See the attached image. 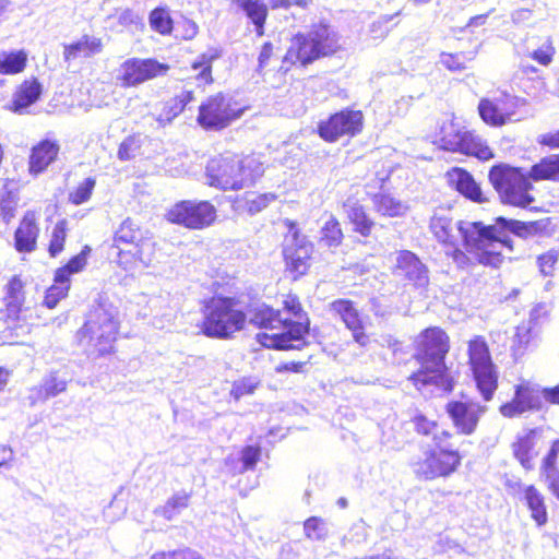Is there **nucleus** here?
Instances as JSON below:
<instances>
[{
    "label": "nucleus",
    "mask_w": 559,
    "mask_h": 559,
    "mask_svg": "<svg viewBox=\"0 0 559 559\" xmlns=\"http://www.w3.org/2000/svg\"><path fill=\"white\" fill-rule=\"evenodd\" d=\"M274 200L275 194L273 193L258 194L255 192H246L245 197L238 201V209H242L249 214H257Z\"/></svg>",
    "instance_id": "obj_35"
},
{
    "label": "nucleus",
    "mask_w": 559,
    "mask_h": 559,
    "mask_svg": "<svg viewBox=\"0 0 559 559\" xmlns=\"http://www.w3.org/2000/svg\"><path fill=\"white\" fill-rule=\"evenodd\" d=\"M151 27L159 34H169L173 28V21L164 9H154L150 14Z\"/></svg>",
    "instance_id": "obj_50"
},
{
    "label": "nucleus",
    "mask_w": 559,
    "mask_h": 559,
    "mask_svg": "<svg viewBox=\"0 0 559 559\" xmlns=\"http://www.w3.org/2000/svg\"><path fill=\"white\" fill-rule=\"evenodd\" d=\"M255 26L258 36L264 34V24L267 16V8L261 0H234Z\"/></svg>",
    "instance_id": "obj_30"
},
{
    "label": "nucleus",
    "mask_w": 559,
    "mask_h": 559,
    "mask_svg": "<svg viewBox=\"0 0 559 559\" xmlns=\"http://www.w3.org/2000/svg\"><path fill=\"white\" fill-rule=\"evenodd\" d=\"M118 311L110 302L99 301L88 311L79 330V342L92 353L105 355L112 349L118 333Z\"/></svg>",
    "instance_id": "obj_7"
},
{
    "label": "nucleus",
    "mask_w": 559,
    "mask_h": 559,
    "mask_svg": "<svg viewBox=\"0 0 559 559\" xmlns=\"http://www.w3.org/2000/svg\"><path fill=\"white\" fill-rule=\"evenodd\" d=\"M102 49L103 43L100 38L84 35L76 43L64 47V59L69 61L80 56L88 58L93 55L99 53Z\"/></svg>",
    "instance_id": "obj_29"
},
{
    "label": "nucleus",
    "mask_w": 559,
    "mask_h": 559,
    "mask_svg": "<svg viewBox=\"0 0 559 559\" xmlns=\"http://www.w3.org/2000/svg\"><path fill=\"white\" fill-rule=\"evenodd\" d=\"M555 55L556 48L550 37L545 38L536 49L528 53L530 58L544 67H548L552 62Z\"/></svg>",
    "instance_id": "obj_47"
},
{
    "label": "nucleus",
    "mask_w": 559,
    "mask_h": 559,
    "mask_svg": "<svg viewBox=\"0 0 559 559\" xmlns=\"http://www.w3.org/2000/svg\"><path fill=\"white\" fill-rule=\"evenodd\" d=\"M515 393L526 412L543 408L542 388L539 385L523 382L515 386Z\"/></svg>",
    "instance_id": "obj_32"
},
{
    "label": "nucleus",
    "mask_w": 559,
    "mask_h": 559,
    "mask_svg": "<svg viewBox=\"0 0 559 559\" xmlns=\"http://www.w3.org/2000/svg\"><path fill=\"white\" fill-rule=\"evenodd\" d=\"M221 56L219 49L209 48L192 62V70L198 71L194 76L198 86H204L213 82L212 66Z\"/></svg>",
    "instance_id": "obj_26"
},
{
    "label": "nucleus",
    "mask_w": 559,
    "mask_h": 559,
    "mask_svg": "<svg viewBox=\"0 0 559 559\" xmlns=\"http://www.w3.org/2000/svg\"><path fill=\"white\" fill-rule=\"evenodd\" d=\"M546 227L545 221L521 222L502 216L497 217L493 225L463 221L457 224L466 252L473 255L477 263L492 267H499L503 262V248L512 250V240L508 231L528 239L543 234Z\"/></svg>",
    "instance_id": "obj_1"
},
{
    "label": "nucleus",
    "mask_w": 559,
    "mask_h": 559,
    "mask_svg": "<svg viewBox=\"0 0 559 559\" xmlns=\"http://www.w3.org/2000/svg\"><path fill=\"white\" fill-rule=\"evenodd\" d=\"M525 412L526 411L524 409L522 403H520L519 396L516 395L515 392H514L513 400L509 403L501 405V407H500V413L504 417H509V418L520 416Z\"/></svg>",
    "instance_id": "obj_60"
},
{
    "label": "nucleus",
    "mask_w": 559,
    "mask_h": 559,
    "mask_svg": "<svg viewBox=\"0 0 559 559\" xmlns=\"http://www.w3.org/2000/svg\"><path fill=\"white\" fill-rule=\"evenodd\" d=\"M5 290L4 302L7 306L8 317L16 318L22 310L25 299L22 281L17 276H14L8 283Z\"/></svg>",
    "instance_id": "obj_31"
},
{
    "label": "nucleus",
    "mask_w": 559,
    "mask_h": 559,
    "mask_svg": "<svg viewBox=\"0 0 559 559\" xmlns=\"http://www.w3.org/2000/svg\"><path fill=\"white\" fill-rule=\"evenodd\" d=\"M460 454L438 453L436 450L425 452V457L413 463L414 473L426 479L447 476L460 464Z\"/></svg>",
    "instance_id": "obj_17"
},
{
    "label": "nucleus",
    "mask_w": 559,
    "mask_h": 559,
    "mask_svg": "<svg viewBox=\"0 0 559 559\" xmlns=\"http://www.w3.org/2000/svg\"><path fill=\"white\" fill-rule=\"evenodd\" d=\"M559 253L556 250H549L548 252L537 258V264L540 272L544 275H551L555 264L558 261Z\"/></svg>",
    "instance_id": "obj_59"
},
{
    "label": "nucleus",
    "mask_w": 559,
    "mask_h": 559,
    "mask_svg": "<svg viewBox=\"0 0 559 559\" xmlns=\"http://www.w3.org/2000/svg\"><path fill=\"white\" fill-rule=\"evenodd\" d=\"M67 382L63 379H59L56 376H50V378L46 379L41 386V394L44 397L49 399L58 395L59 393L66 391Z\"/></svg>",
    "instance_id": "obj_57"
},
{
    "label": "nucleus",
    "mask_w": 559,
    "mask_h": 559,
    "mask_svg": "<svg viewBox=\"0 0 559 559\" xmlns=\"http://www.w3.org/2000/svg\"><path fill=\"white\" fill-rule=\"evenodd\" d=\"M70 289V282L64 278H59L58 274L55 273L53 284L46 290L44 304L47 308H55L58 302L67 297Z\"/></svg>",
    "instance_id": "obj_42"
},
{
    "label": "nucleus",
    "mask_w": 559,
    "mask_h": 559,
    "mask_svg": "<svg viewBox=\"0 0 559 559\" xmlns=\"http://www.w3.org/2000/svg\"><path fill=\"white\" fill-rule=\"evenodd\" d=\"M283 306H284V309L295 318V320L286 319L287 321H290L294 323L302 322V323H305V324L307 323L309 325V319L307 318V314L302 310V307L296 296H293V295L286 296V298L283 301Z\"/></svg>",
    "instance_id": "obj_54"
},
{
    "label": "nucleus",
    "mask_w": 559,
    "mask_h": 559,
    "mask_svg": "<svg viewBox=\"0 0 559 559\" xmlns=\"http://www.w3.org/2000/svg\"><path fill=\"white\" fill-rule=\"evenodd\" d=\"M312 252L313 245L307 237L290 228V235L285 240L283 254L287 270L295 274V278L307 272Z\"/></svg>",
    "instance_id": "obj_16"
},
{
    "label": "nucleus",
    "mask_w": 559,
    "mask_h": 559,
    "mask_svg": "<svg viewBox=\"0 0 559 559\" xmlns=\"http://www.w3.org/2000/svg\"><path fill=\"white\" fill-rule=\"evenodd\" d=\"M331 310L334 311L344 322L345 326L352 331L353 337L360 346H366L369 342L365 333V326L361 316L354 302L347 299H337L331 304Z\"/></svg>",
    "instance_id": "obj_20"
},
{
    "label": "nucleus",
    "mask_w": 559,
    "mask_h": 559,
    "mask_svg": "<svg viewBox=\"0 0 559 559\" xmlns=\"http://www.w3.org/2000/svg\"><path fill=\"white\" fill-rule=\"evenodd\" d=\"M141 148V139L138 135L126 138L119 145L117 156L120 160L127 162L134 158Z\"/></svg>",
    "instance_id": "obj_51"
},
{
    "label": "nucleus",
    "mask_w": 559,
    "mask_h": 559,
    "mask_svg": "<svg viewBox=\"0 0 559 559\" xmlns=\"http://www.w3.org/2000/svg\"><path fill=\"white\" fill-rule=\"evenodd\" d=\"M340 36L329 24L313 25L307 33H299L290 39L280 70L287 72L292 66L306 67L317 59L332 55L340 49Z\"/></svg>",
    "instance_id": "obj_6"
},
{
    "label": "nucleus",
    "mask_w": 559,
    "mask_h": 559,
    "mask_svg": "<svg viewBox=\"0 0 559 559\" xmlns=\"http://www.w3.org/2000/svg\"><path fill=\"white\" fill-rule=\"evenodd\" d=\"M274 55V46L272 43L266 41L263 44L261 51L258 57L257 72L261 74L263 70L269 66L271 58Z\"/></svg>",
    "instance_id": "obj_61"
},
{
    "label": "nucleus",
    "mask_w": 559,
    "mask_h": 559,
    "mask_svg": "<svg viewBox=\"0 0 559 559\" xmlns=\"http://www.w3.org/2000/svg\"><path fill=\"white\" fill-rule=\"evenodd\" d=\"M538 142L550 148H559V130L540 135Z\"/></svg>",
    "instance_id": "obj_64"
},
{
    "label": "nucleus",
    "mask_w": 559,
    "mask_h": 559,
    "mask_svg": "<svg viewBox=\"0 0 559 559\" xmlns=\"http://www.w3.org/2000/svg\"><path fill=\"white\" fill-rule=\"evenodd\" d=\"M249 322L258 328L275 330L282 329L278 333H258L257 341L266 348L281 350L301 349L307 345L308 324L302 322H290L282 319L280 311L274 310L265 304H257L249 309Z\"/></svg>",
    "instance_id": "obj_4"
},
{
    "label": "nucleus",
    "mask_w": 559,
    "mask_h": 559,
    "mask_svg": "<svg viewBox=\"0 0 559 559\" xmlns=\"http://www.w3.org/2000/svg\"><path fill=\"white\" fill-rule=\"evenodd\" d=\"M343 240V233L338 221L330 216V218L321 227V236L319 243L330 249L337 248Z\"/></svg>",
    "instance_id": "obj_36"
},
{
    "label": "nucleus",
    "mask_w": 559,
    "mask_h": 559,
    "mask_svg": "<svg viewBox=\"0 0 559 559\" xmlns=\"http://www.w3.org/2000/svg\"><path fill=\"white\" fill-rule=\"evenodd\" d=\"M169 67L155 59L130 58L119 68L117 81L122 87L140 85L148 80L166 74Z\"/></svg>",
    "instance_id": "obj_14"
},
{
    "label": "nucleus",
    "mask_w": 559,
    "mask_h": 559,
    "mask_svg": "<svg viewBox=\"0 0 559 559\" xmlns=\"http://www.w3.org/2000/svg\"><path fill=\"white\" fill-rule=\"evenodd\" d=\"M394 274L404 277L416 287L425 288L429 284L428 267L419 258L408 250L397 253Z\"/></svg>",
    "instance_id": "obj_19"
},
{
    "label": "nucleus",
    "mask_w": 559,
    "mask_h": 559,
    "mask_svg": "<svg viewBox=\"0 0 559 559\" xmlns=\"http://www.w3.org/2000/svg\"><path fill=\"white\" fill-rule=\"evenodd\" d=\"M261 456L260 445H246L240 452V461L243 469H253Z\"/></svg>",
    "instance_id": "obj_56"
},
{
    "label": "nucleus",
    "mask_w": 559,
    "mask_h": 559,
    "mask_svg": "<svg viewBox=\"0 0 559 559\" xmlns=\"http://www.w3.org/2000/svg\"><path fill=\"white\" fill-rule=\"evenodd\" d=\"M468 356L477 390L484 401L488 402L498 388V371L491 360L486 342L480 337L471 341Z\"/></svg>",
    "instance_id": "obj_10"
},
{
    "label": "nucleus",
    "mask_w": 559,
    "mask_h": 559,
    "mask_svg": "<svg viewBox=\"0 0 559 559\" xmlns=\"http://www.w3.org/2000/svg\"><path fill=\"white\" fill-rule=\"evenodd\" d=\"M95 185L96 181L94 178H86L73 192L70 193L69 200L75 205L85 203L90 200Z\"/></svg>",
    "instance_id": "obj_52"
},
{
    "label": "nucleus",
    "mask_w": 559,
    "mask_h": 559,
    "mask_svg": "<svg viewBox=\"0 0 559 559\" xmlns=\"http://www.w3.org/2000/svg\"><path fill=\"white\" fill-rule=\"evenodd\" d=\"M540 307L534 308L530 313V322L528 324H522L516 328V334L514 337V347L515 352H520L522 347H526L531 342V334L533 326L532 324L536 321Z\"/></svg>",
    "instance_id": "obj_46"
},
{
    "label": "nucleus",
    "mask_w": 559,
    "mask_h": 559,
    "mask_svg": "<svg viewBox=\"0 0 559 559\" xmlns=\"http://www.w3.org/2000/svg\"><path fill=\"white\" fill-rule=\"evenodd\" d=\"M440 134V146L445 151L476 156L483 160L492 157L491 150L479 136L471 131L462 130L453 122L444 124Z\"/></svg>",
    "instance_id": "obj_11"
},
{
    "label": "nucleus",
    "mask_w": 559,
    "mask_h": 559,
    "mask_svg": "<svg viewBox=\"0 0 559 559\" xmlns=\"http://www.w3.org/2000/svg\"><path fill=\"white\" fill-rule=\"evenodd\" d=\"M39 228L36 224V216L27 212L22 218L15 235V248L20 252H32L36 247Z\"/></svg>",
    "instance_id": "obj_23"
},
{
    "label": "nucleus",
    "mask_w": 559,
    "mask_h": 559,
    "mask_svg": "<svg viewBox=\"0 0 559 559\" xmlns=\"http://www.w3.org/2000/svg\"><path fill=\"white\" fill-rule=\"evenodd\" d=\"M496 100L499 108H503L501 116L503 120H506V123L515 120L514 116L516 108L525 105V99L509 94H503L500 97H497Z\"/></svg>",
    "instance_id": "obj_45"
},
{
    "label": "nucleus",
    "mask_w": 559,
    "mask_h": 559,
    "mask_svg": "<svg viewBox=\"0 0 559 559\" xmlns=\"http://www.w3.org/2000/svg\"><path fill=\"white\" fill-rule=\"evenodd\" d=\"M305 535L309 539L321 540L328 536L325 522L318 516H311L304 522Z\"/></svg>",
    "instance_id": "obj_49"
},
{
    "label": "nucleus",
    "mask_w": 559,
    "mask_h": 559,
    "mask_svg": "<svg viewBox=\"0 0 559 559\" xmlns=\"http://www.w3.org/2000/svg\"><path fill=\"white\" fill-rule=\"evenodd\" d=\"M240 175L238 156L222 155L209 160L206 165V179L210 186L222 190L242 189L243 178Z\"/></svg>",
    "instance_id": "obj_12"
},
{
    "label": "nucleus",
    "mask_w": 559,
    "mask_h": 559,
    "mask_svg": "<svg viewBox=\"0 0 559 559\" xmlns=\"http://www.w3.org/2000/svg\"><path fill=\"white\" fill-rule=\"evenodd\" d=\"M412 424L414 426V429L419 433V435H423V436H426V437H432L435 435V432H437V430L439 429V427L437 426V424L432 420H429L426 416H424L423 414H416L413 418H412Z\"/></svg>",
    "instance_id": "obj_55"
},
{
    "label": "nucleus",
    "mask_w": 559,
    "mask_h": 559,
    "mask_svg": "<svg viewBox=\"0 0 559 559\" xmlns=\"http://www.w3.org/2000/svg\"><path fill=\"white\" fill-rule=\"evenodd\" d=\"M475 57V53H441L440 62L443 67H445L450 71H462L466 69L464 61L465 60H473Z\"/></svg>",
    "instance_id": "obj_53"
},
{
    "label": "nucleus",
    "mask_w": 559,
    "mask_h": 559,
    "mask_svg": "<svg viewBox=\"0 0 559 559\" xmlns=\"http://www.w3.org/2000/svg\"><path fill=\"white\" fill-rule=\"evenodd\" d=\"M372 205L377 213L388 217H401L408 211V205L389 193H376L372 197Z\"/></svg>",
    "instance_id": "obj_28"
},
{
    "label": "nucleus",
    "mask_w": 559,
    "mask_h": 559,
    "mask_svg": "<svg viewBox=\"0 0 559 559\" xmlns=\"http://www.w3.org/2000/svg\"><path fill=\"white\" fill-rule=\"evenodd\" d=\"M347 215L355 226V230L362 236H368L373 227V222L368 217L362 205L357 202H347L345 204Z\"/></svg>",
    "instance_id": "obj_34"
},
{
    "label": "nucleus",
    "mask_w": 559,
    "mask_h": 559,
    "mask_svg": "<svg viewBox=\"0 0 559 559\" xmlns=\"http://www.w3.org/2000/svg\"><path fill=\"white\" fill-rule=\"evenodd\" d=\"M230 297H212L203 307L202 333L212 338L227 340L245 328L246 313Z\"/></svg>",
    "instance_id": "obj_8"
},
{
    "label": "nucleus",
    "mask_w": 559,
    "mask_h": 559,
    "mask_svg": "<svg viewBox=\"0 0 559 559\" xmlns=\"http://www.w3.org/2000/svg\"><path fill=\"white\" fill-rule=\"evenodd\" d=\"M90 252V247L85 246L79 254L71 258L66 265L57 269L55 273L58 274L59 278L70 282L71 275L81 272L86 266Z\"/></svg>",
    "instance_id": "obj_41"
},
{
    "label": "nucleus",
    "mask_w": 559,
    "mask_h": 559,
    "mask_svg": "<svg viewBox=\"0 0 559 559\" xmlns=\"http://www.w3.org/2000/svg\"><path fill=\"white\" fill-rule=\"evenodd\" d=\"M558 453L549 450L543 461L542 475L545 477L549 489H559V474L556 467Z\"/></svg>",
    "instance_id": "obj_43"
},
{
    "label": "nucleus",
    "mask_w": 559,
    "mask_h": 559,
    "mask_svg": "<svg viewBox=\"0 0 559 559\" xmlns=\"http://www.w3.org/2000/svg\"><path fill=\"white\" fill-rule=\"evenodd\" d=\"M151 559H204L199 552L187 549H179L168 552H158L152 556Z\"/></svg>",
    "instance_id": "obj_58"
},
{
    "label": "nucleus",
    "mask_w": 559,
    "mask_h": 559,
    "mask_svg": "<svg viewBox=\"0 0 559 559\" xmlns=\"http://www.w3.org/2000/svg\"><path fill=\"white\" fill-rule=\"evenodd\" d=\"M431 439L433 442L431 450H436L438 453L459 454L454 436L449 431L439 428Z\"/></svg>",
    "instance_id": "obj_44"
},
{
    "label": "nucleus",
    "mask_w": 559,
    "mask_h": 559,
    "mask_svg": "<svg viewBox=\"0 0 559 559\" xmlns=\"http://www.w3.org/2000/svg\"><path fill=\"white\" fill-rule=\"evenodd\" d=\"M537 439V430L530 429L522 435H518L516 440L512 443L513 455L525 469L534 467V460L538 455L536 450Z\"/></svg>",
    "instance_id": "obj_22"
},
{
    "label": "nucleus",
    "mask_w": 559,
    "mask_h": 559,
    "mask_svg": "<svg viewBox=\"0 0 559 559\" xmlns=\"http://www.w3.org/2000/svg\"><path fill=\"white\" fill-rule=\"evenodd\" d=\"M66 238L67 221L61 219L55 225L52 229L51 239L48 248L50 257L55 258L63 250Z\"/></svg>",
    "instance_id": "obj_48"
},
{
    "label": "nucleus",
    "mask_w": 559,
    "mask_h": 559,
    "mask_svg": "<svg viewBox=\"0 0 559 559\" xmlns=\"http://www.w3.org/2000/svg\"><path fill=\"white\" fill-rule=\"evenodd\" d=\"M445 179L448 185L460 192L465 198L483 203L486 199L478 183L474 180L473 176L463 168L454 167L447 171Z\"/></svg>",
    "instance_id": "obj_21"
},
{
    "label": "nucleus",
    "mask_w": 559,
    "mask_h": 559,
    "mask_svg": "<svg viewBox=\"0 0 559 559\" xmlns=\"http://www.w3.org/2000/svg\"><path fill=\"white\" fill-rule=\"evenodd\" d=\"M189 499L190 495L186 491H179L169 498L163 507L157 508L155 513L171 520L188 507Z\"/></svg>",
    "instance_id": "obj_37"
},
{
    "label": "nucleus",
    "mask_w": 559,
    "mask_h": 559,
    "mask_svg": "<svg viewBox=\"0 0 559 559\" xmlns=\"http://www.w3.org/2000/svg\"><path fill=\"white\" fill-rule=\"evenodd\" d=\"M524 500L531 511L532 519L537 525H544L548 518L544 498L539 495V491H524Z\"/></svg>",
    "instance_id": "obj_40"
},
{
    "label": "nucleus",
    "mask_w": 559,
    "mask_h": 559,
    "mask_svg": "<svg viewBox=\"0 0 559 559\" xmlns=\"http://www.w3.org/2000/svg\"><path fill=\"white\" fill-rule=\"evenodd\" d=\"M478 111L481 119L490 126L500 127L506 124V120L501 116L503 108H499L496 98L493 100L481 99L478 105Z\"/></svg>",
    "instance_id": "obj_39"
},
{
    "label": "nucleus",
    "mask_w": 559,
    "mask_h": 559,
    "mask_svg": "<svg viewBox=\"0 0 559 559\" xmlns=\"http://www.w3.org/2000/svg\"><path fill=\"white\" fill-rule=\"evenodd\" d=\"M238 165H240V175H242L245 187L254 182L264 171L263 163L255 156L238 157Z\"/></svg>",
    "instance_id": "obj_38"
},
{
    "label": "nucleus",
    "mask_w": 559,
    "mask_h": 559,
    "mask_svg": "<svg viewBox=\"0 0 559 559\" xmlns=\"http://www.w3.org/2000/svg\"><path fill=\"white\" fill-rule=\"evenodd\" d=\"M118 23L121 26L128 27L131 25H138L142 23L141 16L130 9H126L118 15Z\"/></svg>",
    "instance_id": "obj_62"
},
{
    "label": "nucleus",
    "mask_w": 559,
    "mask_h": 559,
    "mask_svg": "<svg viewBox=\"0 0 559 559\" xmlns=\"http://www.w3.org/2000/svg\"><path fill=\"white\" fill-rule=\"evenodd\" d=\"M167 217L171 223L201 229L215 221L216 210L207 201H181L168 212Z\"/></svg>",
    "instance_id": "obj_13"
},
{
    "label": "nucleus",
    "mask_w": 559,
    "mask_h": 559,
    "mask_svg": "<svg viewBox=\"0 0 559 559\" xmlns=\"http://www.w3.org/2000/svg\"><path fill=\"white\" fill-rule=\"evenodd\" d=\"M243 108L231 96L217 93L199 107L198 123L205 130L219 131L239 119Z\"/></svg>",
    "instance_id": "obj_9"
},
{
    "label": "nucleus",
    "mask_w": 559,
    "mask_h": 559,
    "mask_svg": "<svg viewBox=\"0 0 559 559\" xmlns=\"http://www.w3.org/2000/svg\"><path fill=\"white\" fill-rule=\"evenodd\" d=\"M448 352V336L441 329L431 328L421 333L415 355L420 368L409 377L418 390L427 385H435L444 391L452 390V380L447 374L444 364Z\"/></svg>",
    "instance_id": "obj_3"
},
{
    "label": "nucleus",
    "mask_w": 559,
    "mask_h": 559,
    "mask_svg": "<svg viewBox=\"0 0 559 559\" xmlns=\"http://www.w3.org/2000/svg\"><path fill=\"white\" fill-rule=\"evenodd\" d=\"M41 94V85L38 81H24L15 91L10 109L16 114L33 105Z\"/></svg>",
    "instance_id": "obj_25"
},
{
    "label": "nucleus",
    "mask_w": 559,
    "mask_h": 559,
    "mask_svg": "<svg viewBox=\"0 0 559 559\" xmlns=\"http://www.w3.org/2000/svg\"><path fill=\"white\" fill-rule=\"evenodd\" d=\"M488 177L503 203L526 207L534 202V198L530 194L532 189L530 179L559 180V155L543 158L532 166L528 175L519 168L500 164L490 169Z\"/></svg>",
    "instance_id": "obj_2"
},
{
    "label": "nucleus",
    "mask_w": 559,
    "mask_h": 559,
    "mask_svg": "<svg viewBox=\"0 0 559 559\" xmlns=\"http://www.w3.org/2000/svg\"><path fill=\"white\" fill-rule=\"evenodd\" d=\"M447 255L450 257L459 267L463 269L471 264V258L456 247H453L452 250L447 251Z\"/></svg>",
    "instance_id": "obj_63"
},
{
    "label": "nucleus",
    "mask_w": 559,
    "mask_h": 559,
    "mask_svg": "<svg viewBox=\"0 0 559 559\" xmlns=\"http://www.w3.org/2000/svg\"><path fill=\"white\" fill-rule=\"evenodd\" d=\"M364 124V116L360 110L344 109L318 126L319 135L328 141L335 142L343 135L355 136Z\"/></svg>",
    "instance_id": "obj_15"
},
{
    "label": "nucleus",
    "mask_w": 559,
    "mask_h": 559,
    "mask_svg": "<svg viewBox=\"0 0 559 559\" xmlns=\"http://www.w3.org/2000/svg\"><path fill=\"white\" fill-rule=\"evenodd\" d=\"M114 247L118 249L117 263L124 271L146 269L155 261L156 242L152 233L129 217L115 231Z\"/></svg>",
    "instance_id": "obj_5"
},
{
    "label": "nucleus",
    "mask_w": 559,
    "mask_h": 559,
    "mask_svg": "<svg viewBox=\"0 0 559 559\" xmlns=\"http://www.w3.org/2000/svg\"><path fill=\"white\" fill-rule=\"evenodd\" d=\"M27 62V53L24 50L0 51V73L12 75L21 73Z\"/></svg>",
    "instance_id": "obj_33"
},
{
    "label": "nucleus",
    "mask_w": 559,
    "mask_h": 559,
    "mask_svg": "<svg viewBox=\"0 0 559 559\" xmlns=\"http://www.w3.org/2000/svg\"><path fill=\"white\" fill-rule=\"evenodd\" d=\"M430 230L442 243L455 245V235L452 218L445 210H437L430 218Z\"/></svg>",
    "instance_id": "obj_27"
},
{
    "label": "nucleus",
    "mask_w": 559,
    "mask_h": 559,
    "mask_svg": "<svg viewBox=\"0 0 559 559\" xmlns=\"http://www.w3.org/2000/svg\"><path fill=\"white\" fill-rule=\"evenodd\" d=\"M447 412L454 427L463 435H472L487 406L474 401H453L448 403Z\"/></svg>",
    "instance_id": "obj_18"
},
{
    "label": "nucleus",
    "mask_w": 559,
    "mask_h": 559,
    "mask_svg": "<svg viewBox=\"0 0 559 559\" xmlns=\"http://www.w3.org/2000/svg\"><path fill=\"white\" fill-rule=\"evenodd\" d=\"M59 145L50 140H44L33 147L29 156V170L39 174L46 169L57 157Z\"/></svg>",
    "instance_id": "obj_24"
}]
</instances>
